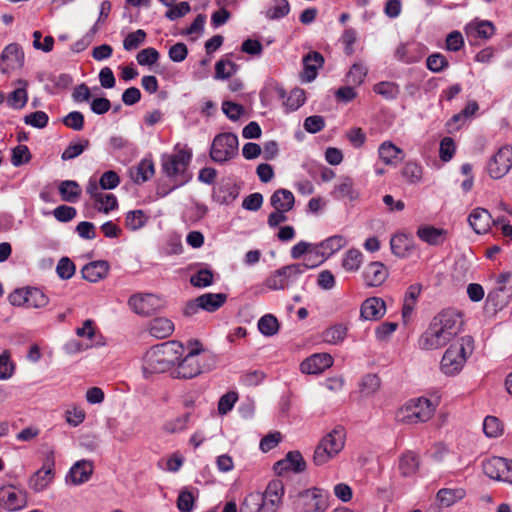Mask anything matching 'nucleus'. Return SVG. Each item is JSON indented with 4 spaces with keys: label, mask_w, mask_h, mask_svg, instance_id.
Here are the masks:
<instances>
[{
    "label": "nucleus",
    "mask_w": 512,
    "mask_h": 512,
    "mask_svg": "<svg viewBox=\"0 0 512 512\" xmlns=\"http://www.w3.org/2000/svg\"><path fill=\"white\" fill-rule=\"evenodd\" d=\"M464 320L461 312L453 308L443 309L436 314L428 328L418 340L423 350H435L446 346L463 330Z\"/></svg>",
    "instance_id": "obj_1"
},
{
    "label": "nucleus",
    "mask_w": 512,
    "mask_h": 512,
    "mask_svg": "<svg viewBox=\"0 0 512 512\" xmlns=\"http://www.w3.org/2000/svg\"><path fill=\"white\" fill-rule=\"evenodd\" d=\"M182 344L168 341L151 347L143 357L142 370L147 378L155 373H164L176 365L183 355Z\"/></svg>",
    "instance_id": "obj_2"
},
{
    "label": "nucleus",
    "mask_w": 512,
    "mask_h": 512,
    "mask_svg": "<svg viewBox=\"0 0 512 512\" xmlns=\"http://www.w3.org/2000/svg\"><path fill=\"white\" fill-rule=\"evenodd\" d=\"M192 160L190 149L175 147L172 153H165L161 156L162 173L175 185L180 187L188 183L192 174L189 172V165Z\"/></svg>",
    "instance_id": "obj_3"
},
{
    "label": "nucleus",
    "mask_w": 512,
    "mask_h": 512,
    "mask_svg": "<svg viewBox=\"0 0 512 512\" xmlns=\"http://www.w3.org/2000/svg\"><path fill=\"white\" fill-rule=\"evenodd\" d=\"M473 349L474 340L471 336L460 337L445 351L440 362L441 371L448 376L458 374L464 367L467 358L472 354Z\"/></svg>",
    "instance_id": "obj_4"
},
{
    "label": "nucleus",
    "mask_w": 512,
    "mask_h": 512,
    "mask_svg": "<svg viewBox=\"0 0 512 512\" xmlns=\"http://www.w3.org/2000/svg\"><path fill=\"white\" fill-rule=\"evenodd\" d=\"M346 433L342 426H336L327 435H325L316 446L313 462L317 466H322L334 458L345 445Z\"/></svg>",
    "instance_id": "obj_5"
},
{
    "label": "nucleus",
    "mask_w": 512,
    "mask_h": 512,
    "mask_svg": "<svg viewBox=\"0 0 512 512\" xmlns=\"http://www.w3.org/2000/svg\"><path fill=\"white\" fill-rule=\"evenodd\" d=\"M239 142L236 134L220 133L212 141L210 157L214 162L225 163L238 155Z\"/></svg>",
    "instance_id": "obj_6"
},
{
    "label": "nucleus",
    "mask_w": 512,
    "mask_h": 512,
    "mask_svg": "<svg viewBox=\"0 0 512 512\" xmlns=\"http://www.w3.org/2000/svg\"><path fill=\"white\" fill-rule=\"evenodd\" d=\"M204 355L201 349L190 350L183 358L176 362L172 376L178 379H192L200 375L204 370Z\"/></svg>",
    "instance_id": "obj_7"
},
{
    "label": "nucleus",
    "mask_w": 512,
    "mask_h": 512,
    "mask_svg": "<svg viewBox=\"0 0 512 512\" xmlns=\"http://www.w3.org/2000/svg\"><path fill=\"white\" fill-rule=\"evenodd\" d=\"M329 507V493L320 488L306 489L298 494V512H325Z\"/></svg>",
    "instance_id": "obj_8"
},
{
    "label": "nucleus",
    "mask_w": 512,
    "mask_h": 512,
    "mask_svg": "<svg viewBox=\"0 0 512 512\" xmlns=\"http://www.w3.org/2000/svg\"><path fill=\"white\" fill-rule=\"evenodd\" d=\"M435 406L433 403L424 397L411 399L402 410V421L409 424H418L427 422L433 416Z\"/></svg>",
    "instance_id": "obj_9"
},
{
    "label": "nucleus",
    "mask_w": 512,
    "mask_h": 512,
    "mask_svg": "<svg viewBox=\"0 0 512 512\" xmlns=\"http://www.w3.org/2000/svg\"><path fill=\"white\" fill-rule=\"evenodd\" d=\"M300 268L294 264L283 266L274 271L265 280V285L271 290H284L297 282Z\"/></svg>",
    "instance_id": "obj_10"
},
{
    "label": "nucleus",
    "mask_w": 512,
    "mask_h": 512,
    "mask_svg": "<svg viewBox=\"0 0 512 512\" xmlns=\"http://www.w3.org/2000/svg\"><path fill=\"white\" fill-rule=\"evenodd\" d=\"M260 496L259 509L261 512H276L284 495V484L279 479L271 480L264 493L253 492Z\"/></svg>",
    "instance_id": "obj_11"
},
{
    "label": "nucleus",
    "mask_w": 512,
    "mask_h": 512,
    "mask_svg": "<svg viewBox=\"0 0 512 512\" xmlns=\"http://www.w3.org/2000/svg\"><path fill=\"white\" fill-rule=\"evenodd\" d=\"M512 167V147L503 146L489 160L487 171L491 178L500 179L505 176Z\"/></svg>",
    "instance_id": "obj_12"
},
{
    "label": "nucleus",
    "mask_w": 512,
    "mask_h": 512,
    "mask_svg": "<svg viewBox=\"0 0 512 512\" xmlns=\"http://www.w3.org/2000/svg\"><path fill=\"white\" fill-rule=\"evenodd\" d=\"M27 505V494L13 485L0 488V506L8 511H18Z\"/></svg>",
    "instance_id": "obj_13"
},
{
    "label": "nucleus",
    "mask_w": 512,
    "mask_h": 512,
    "mask_svg": "<svg viewBox=\"0 0 512 512\" xmlns=\"http://www.w3.org/2000/svg\"><path fill=\"white\" fill-rule=\"evenodd\" d=\"M53 467L54 459L48 457L43 466L29 478V487L35 492H41L47 488L54 477Z\"/></svg>",
    "instance_id": "obj_14"
},
{
    "label": "nucleus",
    "mask_w": 512,
    "mask_h": 512,
    "mask_svg": "<svg viewBox=\"0 0 512 512\" xmlns=\"http://www.w3.org/2000/svg\"><path fill=\"white\" fill-rule=\"evenodd\" d=\"M273 469L277 475H283L288 471L301 473L306 469V462L299 451H289L285 458L274 464Z\"/></svg>",
    "instance_id": "obj_15"
},
{
    "label": "nucleus",
    "mask_w": 512,
    "mask_h": 512,
    "mask_svg": "<svg viewBox=\"0 0 512 512\" xmlns=\"http://www.w3.org/2000/svg\"><path fill=\"white\" fill-rule=\"evenodd\" d=\"M1 60L5 64V67L1 69L4 74L8 73L9 70L21 68L24 65L23 49L19 44L11 43L3 49Z\"/></svg>",
    "instance_id": "obj_16"
},
{
    "label": "nucleus",
    "mask_w": 512,
    "mask_h": 512,
    "mask_svg": "<svg viewBox=\"0 0 512 512\" xmlns=\"http://www.w3.org/2000/svg\"><path fill=\"white\" fill-rule=\"evenodd\" d=\"M386 313L385 301L380 297L365 299L360 306V318L362 320L377 321Z\"/></svg>",
    "instance_id": "obj_17"
},
{
    "label": "nucleus",
    "mask_w": 512,
    "mask_h": 512,
    "mask_svg": "<svg viewBox=\"0 0 512 512\" xmlns=\"http://www.w3.org/2000/svg\"><path fill=\"white\" fill-rule=\"evenodd\" d=\"M333 364V358L327 353L313 354L300 364V370L304 374H319Z\"/></svg>",
    "instance_id": "obj_18"
},
{
    "label": "nucleus",
    "mask_w": 512,
    "mask_h": 512,
    "mask_svg": "<svg viewBox=\"0 0 512 512\" xmlns=\"http://www.w3.org/2000/svg\"><path fill=\"white\" fill-rule=\"evenodd\" d=\"M324 58L321 53L312 51L303 57V71L300 74L302 82L309 83L317 76V71L322 67Z\"/></svg>",
    "instance_id": "obj_19"
},
{
    "label": "nucleus",
    "mask_w": 512,
    "mask_h": 512,
    "mask_svg": "<svg viewBox=\"0 0 512 512\" xmlns=\"http://www.w3.org/2000/svg\"><path fill=\"white\" fill-rule=\"evenodd\" d=\"M388 277V270L382 262H371L369 263L364 272L363 279L369 287H379L382 285Z\"/></svg>",
    "instance_id": "obj_20"
},
{
    "label": "nucleus",
    "mask_w": 512,
    "mask_h": 512,
    "mask_svg": "<svg viewBox=\"0 0 512 512\" xmlns=\"http://www.w3.org/2000/svg\"><path fill=\"white\" fill-rule=\"evenodd\" d=\"M465 32L470 39L488 40L495 33V26L488 20H474L465 27Z\"/></svg>",
    "instance_id": "obj_21"
},
{
    "label": "nucleus",
    "mask_w": 512,
    "mask_h": 512,
    "mask_svg": "<svg viewBox=\"0 0 512 512\" xmlns=\"http://www.w3.org/2000/svg\"><path fill=\"white\" fill-rule=\"evenodd\" d=\"M492 217L487 209L475 208L468 217L471 228L477 233H486L491 227Z\"/></svg>",
    "instance_id": "obj_22"
},
{
    "label": "nucleus",
    "mask_w": 512,
    "mask_h": 512,
    "mask_svg": "<svg viewBox=\"0 0 512 512\" xmlns=\"http://www.w3.org/2000/svg\"><path fill=\"white\" fill-rule=\"evenodd\" d=\"M109 271V264L107 261L98 260L86 264L82 270V277L91 282L96 283L104 279Z\"/></svg>",
    "instance_id": "obj_23"
},
{
    "label": "nucleus",
    "mask_w": 512,
    "mask_h": 512,
    "mask_svg": "<svg viewBox=\"0 0 512 512\" xmlns=\"http://www.w3.org/2000/svg\"><path fill=\"white\" fill-rule=\"evenodd\" d=\"M154 173V162L151 157H146L130 170V177L134 183L143 184L152 178Z\"/></svg>",
    "instance_id": "obj_24"
},
{
    "label": "nucleus",
    "mask_w": 512,
    "mask_h": 512,
    "mask_svg": "<svg viewBox=\"0 0 512 512\" xmlns=\"http://www.w3.org/2000/svg\"><path fill=\"white\" fill-rule=\"evenodd\" d=\"M331 196L336 200L348 199L354 201L358 199L359 193L354 188L353 180L350 177H341L339 182L334 186Z\"/></svg>",
    "instance_id": "obj_25"
},
{
    "label": "nucleus",
    "mask_w": 512,
    "mask_h": 512,
    "mask_svg": "<svg viewBox=\"0 0 512 512\" xmlns=\"http://www.w3.org/2000/svg\"><path fill=\"white\" fill-rule=\"evenodd\" d=\"M93 473V465L90 461L81 460L76 462L69 471L67 478L74 485H79L87 482Z\"/></svg>",
    "instance_id": "obj_26"
},
{
    "label": "nucleus",
    "mask_w": 512,
    "mask_h": 512,
    "mask_svg": "<svg viewBox=\"0 0 512 512\" xmlns=\"http://www.w3.org/2000/svg\"><path fill=\"white\" fill-rule=\"evenodd\" d=\"M148 331L151 336L157 339H164L173 333L174 324L168 318L157 317L149 322Z\"/></svg>",
    "instance_id": "obj_27"
},
{
    "label": "nucleus",
    "mask_w": 512,
    "mask_h": 512,
    "mask_svg": "<svg viewBox=\"0 0 512 512\" xmlns=\"http://www.w3.org/2000/svg\"><path fill=\"white\" fill-rule=\"evenodd\" d=\"M295 198L290 190L280 188L276 190L270 197V204L274 209L289 212L293 209Z\"/></svg>",
    "instance_id": "obj_28"
},
{
    "label": "nucleus",
    "mask_w": 512,
    "mask_h": 512,
    "mask_svg": "<svg viewBox=\"0 0 512 512\" xmlns=\"http://www.w3.org/2000/svg\"><path fill=\"white\" fill-rule=\"evenodd\" d=\"M447 231L430 225H424L418 228L417 236L430 245H440L445 241Z\"/></svg>",
    "instance_id": "obj_29"
},
{
    "label": "nucleus",
    "mask_w": 512,
    "mask_h": 512,
    "mask_svg": "<svg viewBox=\"0 0 512 512\" xmlns=\"http://www.w3.org/2000/svg\"><path fill=\"white\" fill-rule=\"evenodd\" d=\"M58 191L61 200L68 203H76L82 194L79 183L74 180L61 181L58 185Z\"/></svg>",
    "instance_id": "obj_30"
},
{
    "label": "nucleus",
    "mask_w": 512,
    "mask_h": 512,
    "mask_svg": "<svg viewBox=\"0 0 512 512\" xmlns=\"http://www.w3.org/2000/svg\"><path fill=\"white\" fill-rule=\"evenodd\" d=\"M226 300L227 295L224 293H205L197 297L198 305L207 312H215L225 304Z\"/></svg>",
    "instance_id": "obj_31"
},
{
    "label": "nucleus",
    "mask_w": 512,
    "mask_h": 512,
    "mask_svg": "<svg viewBox=\"0 0 512 512\" xmlns=\"http://www.w3.org/2000/svg\"><path fill=\"white\" fill-rule=\"evenodd\" d=\"M506 458L492 457L482 464L483 472L491 479L502 481L503 471L506 468Z\"/></svg>",
    "instance_id": "obj_32"
},
{
    "label": "nucleus",
    "mask_w": 512,
    "mask_h": 512,
    "mask_svg": "<svg viewBox=\"0 0 512 512\" xmlns=\"http://www.w3.org/2000/svg\"><path fill=\"white\" fill-rule=\"evenodd\" d=\"M512 296V287L497 286L487 295V303L491 304L495 309H502L509 303Z\"/></svg>",
    "instance_id": "obj_33"
},
{
    "label": "nucleus",
    "mask_w": 512,
    "mask_h": 512,
    "mask_svg": "<svg viewBox=\"0 0 512 512\" xmlns=\"http://www.w3.org/2000/svg\"><path fill=\"white\" fill-rule=\"evenodd\" d=\"M380 159L387 165H395L402 160V149L395 146L392 142H383L378 149Z\"/></svg>",
    "instance_id": "obj_34"
},
{
    "label": "nucleus",
    "mask_w": 512,
    "mask_h": 512,
    "mask_svg": "<svg viewBox=\"0 0 512 512\" xmlns=\"http://www.w3.org/2000/svg\"><path fill=\"white\" fill-rule=\"evenodd\" d=\"M390 247L395 256L405 258L410 255L413 248L412 240L405 234H396L390 240Z\"/></svg>",
    "instance_id": "obj_35"
},
{
    "label": "nucleus",
    "mask_w": 512,
    "mask_h": 512,
    "mask_svg": "<svg viewBox=\"0 0 512 512\" xmlns=\"http://www.w3.org/2000/svg\"><path fill=\"white\" fill-rule=\"evenodd\" d=\"M325 259V252H321V250L315 246L310 249L302 263H294V265L300 268V275H302L306 270L321 265Z\"/></svg>",
    "instance_id": "obj_36"
},
{
    "label": "nucleus",
    "mask_w": 512,
    "mask_h": 512,
    "mask_svg": "<svg viewBox=\"0 0 512 512\" xmlns=\"http://www.w3.org/2000/svg\"><path fill=\"white\" fill-rule=\"evenodd\" d=\"M465 496V491L461 488L449 489L443 488L437 492L436 499L440 506L449 507L461 500Z\"/></svg>",
    "instance_id": "obj_37"
},
{
    "label": "nucleus",
    "mask_w": 512,
    "mask_h": 512,
    "mask_svg": "<svg viewBox=\"0 0 512 512\" xmlns=\"http://www.w3.org/2000/svg\"><path fill=\"white\" fill-rule=\"evenodd\" d=\"M18 83L22 85V87L15 89L7 97L8 105L14 109L23 108L28 101V94L26 90L28 85L27 81L20 79L18 80Z\"/></svg>",
    "instance_id": "obj_38"
},
{
    "label": "nucleus",
    "mask_w": 512,
    "mask_h": 512,
    "mask_svg": "<svg viewBox=\"0 0 512 512\" xmlns=\"http://www.w3.org/2000/svg\"><path fill=\"white\" fill-rule=\"evenodd\" d=\"M394 57L403 63L411 64L418 62L421 58L413 44L401 43L397 46Z\"/></svg>",
    "instance_id": "obj_39"
},
{
    "label": "nucleus",
    "mask_w": 512,
    "mask_h": 512,
    "mask_svg": "<svg viewBox=\"0 0 512 512\" xmlns=\"http://www.w3.org/2000/svg\"><path fill=\"white\" fill-rule=\"evenodd\" d=\"M347 335V327L343 324H336L325 329L322 333V340L325 343L337 345L342 343Z\"/></svg>",
    "instance_id": "obj_40"
},
{
    "label": "nucleus",
    "mask_w": 512,
    "mask_h": 512,
    "mask_svg": "<svg viewBox=\"0 0 512 512\" xmlns=\"http://www.w3.org/2000/svg\"><path fill=\"white\" fill-rule=\"evenodd\" d=\"M346 244L347 240L344 236L334 235L322 241L317 247L321 252H325V257L327 258L342 249Z\"/></svg>",
    "instance_id": "obj_41"
},
{
    "label": "nucleus",
    "mask_w": 512,
    "mask_h": 512,
    "mask_svg": "<svg viewBox=\"0 0 512 512\" xmlns=\"http://www.w3.org/2000/svg\"><path fill=\"white\" fill-rule=\"evenodd\" d=\"M153 299L154 296L152 294L132 295L129 298L128 303L137 314L146 315L150 312V306Z\"/></svg>",
    "instance_id": "obj_42"
},
{
    "label": "nucleus",
    "mask_w": 512,
    "mask_h": 512,
    "mask_svg": "<svg viewBox=\"0 0 512 512\" xmlns=\"http://www.w3.org/2000/svg\"><path fill=\"white\" fill-rule=\"evenodd\" d=\"M418 466V456L411 451L403 454L399 460V469L401 474L406 477L413 475L417 471Z\"/></svg>",
    "instance_id": "obj_43"
},
{
    "label": "nucleus",
    "mask_w": 512,
    "mask_h": 512,
    "mask_svg": "<svg viewBox=\"0 0 512 512\" xmlns=\"http://www.w3.org/2000/svg\"><path fill=\"white\" fill-rule=\"evenodd\" d=\"M363 261V254L358 249H349L342 259V267L348 272L359 270Z\"/></svg>",
    "instance_id": "obj_44"
},
{
    "label": "nucleus",
    "mask_w": 512,
    "mask_h": 512,
    "mask_svg": "<svg viewBox=\"0 0 512 512\" xmlns=\"http://www.w3.org/2000/svg\"><path fill=\"white\" fill-rule=\"evenodd\" d=\"M401 174L409 184H417L422 180L423 170L418 163L409 161L404 165Z\"/></svg>",
    "instance_id": "obj_45"
},
{
    "label": "nucleus",
    "mask_w": 512,
    "mask_h": 512,
    "mask_svg": "<svg viewBox=\"0 0 512 512\" xmlns=\"http://www.w3.org/2000/svg\"><path fill=\"white\" fill-rule=\"evenodd\" d=\"M258 329L264 336H273L279 330V322L272 314L262 316L258 321Z\"/></svg>",
    "instance_id": "obj_46"
},
{
    "label": "nucleus",
    "mask_w": 512,
    "mask_h": 512,
    "mask_svg": "<svg viewBox=\"0 0 512 512\" xmlns=\"http://www.w3.org/2000/svg\"><path fill=\"white\" fill-rule=\"evenodd\" d=\"M289 12L290 5L287 0H273V5L267 8L265 16L270 20H275L285 17Z\"/></svg>",
    "instance_id": "obj_47"
},
{
    "label": "nucleus",
    "mask_w": 512,
    "mask_h": 512,
    "mask_svg": "<svg viewBox=\"0 0 512 512\" xmlns=\"http://www.w3.org/2000/svg\"><path fill=\"white\" fill-rule=\"evenodd\" d=\"M238 66L231 60L220 59L215 64V79L225 80L234 75Z\"/></svg>",
    "instance_id": "obj_48"
},
{
    "label": "nucleus",
    "mask_w": 512,
    "mask_h": 512,
    "mask_svg": "<svg viewBox=\"0 0 512 512\" xmlns=\"http://www.w3.org/2000/svg\"><path fill=\"white\" fill-rule=\"evenodd\" d=\"M90 145V141L88 139H81L78 142H70L66 149L63 151L61 155V159L64 161L74 159L81 155L85 149H87Z\"/></svg>",
    "instance_id": "obj_49"
},
{
    "label": "nucleus",
    "mask_w": 512,
    "mask_h": 512,
    "mask_svg": "<svg viewBox=\"0 0 512 512\" xmlns=\"http://www.w3.org/2000/svg\"><path fill=\"white\" fill-rule=\"evenodd\" d=\"M373 90L376 94L385 99L392 100L397 98L400 93L399 85L394 82L383 81L374 85Z\"/></svg>",
    "instance_id": "obj_50"
},
{
    "label": "nucleus",
    "mask_w": 512,
    "mask_h": 512,
    "mask_svg": "<svg viewBox=\"0 0 512 512\" xmlns=\"http://www.w3.org/2000/svg\"><path fill=\"white\" fill-rule=\"evenodd\" d=\"M148 220V217L145 215L142 210H133L129 211L125 218V226L127 229L136 231L142 228Z\"/></svg>",
    "instance_id": "obj_51"
},
{
    "label": "nucleus",
    "mask_w": 512,
    "mask_h": 512,
    "mask_svg": "<svg viewBox=\"0 0 512 512\" xmlns=\"http://www.w3.org/2000/svg\"><path fill=\"white\" fill-rule=\"evenodd\" d=\"M214 282L213 271L207 268L198 270L190 277V283L194 287L203 288L211 286Z\"/></svg>",
    "instance_id": "obj_52"
},
{
    "label": "nucleus",
    "mask_w": 512,
    "mask_h": 512,
    "mask_svg": "<svg viewBox=\"0 0 512 512\" xmlns=\"http://www.w3.org/2000/svg\"><path fill=\"white\" fill-rule=\"evenodd\" d=\"M48 304V297L38 288L26 290V305L34 308H41Z\"/></svg>",
    "instance_id": "obj_53"
},
{
    "label": "nucleus",
    "mask_w": 512,
    "mask_h": 512,
    "mask_svg": "<svg viewBox=\"0 0 512 512\" xmlns=\"http://www.w3.org/2000/svg\"><path fill=\"white\" fill-rule=\"evenodd\" d=\"M195 497L188 488H183L177 498V508L180 512H192L194 509Z\"/></svg>",
    "instance_id": "obj_54"
},
{
    "label": "nucleus",
    "mask_w": 512,
    "mask_h": 512,
    "mask_svg": "<svg viewBox=\"0 0 512 512\" xmlns=\"http://www.w3.org/2000/svg\"><path fill=\"white\" fill-rule=\"evenodd\" d=\"M146 32L143 29H138L134 32L129 33L124 41L123 47L127 51L137 49L146 39Z\"/></svg>",
    "instance_id": "obj_55"
},
{
    "label": "nucleus",
    "mask_w": 512,
    "mask_h": 512,
    "mask_svg": "<svg viewBox=\"0 0 512 512\" xmlns=\"http://www.w3.org/2000/svg\"><path fill=\"white\" fill-rule=\"evenodd\" d=\"M367 71V68L363 64H353L346 75L347 82L353 85L362 84L367 75Z\"/></svg>",
    "instance_id": "obj_56"
},
{
    "label": "nucleus",
    "mask_w": 512,
    "mask_h": 512,
    "mask_svg": "<svg viewBox=\"0 0 512 512\" xmlns=\"http://www.w3.org/2000/svg\"><path fill=\"white\" fill-rule=\"evenodd\" d=\"M189 419L190 414L185 413L181 416L176 417L175 419L165 422L163 430L168 433H177L183 431L184 429H186Z\"/></svg>",
    "instance_id": "obj_57"
},
{
    "label": "nucleus",
    "mask_w": 512,
    "mask_h": 512,
    "mask_svg": "<svg viewBox=\"0 0 512 512\" xmlns=\"http://www.w3.org/2000/svg\"><path fill=\"white\" fill-rule=\"evenodd\" d=\"M23 121L26 125H30L38 129H43L47 126L49 117L44 111H35L24 116Z\"/></svg>",
    "instance_id": "obj_58"
},
{
    "label": "nucleus",
    "mask_w": 512,
    "mask_h": 512,
    "mask_svg": "<svg viewBox=\"0 0 512 512\" xmlns=\"http://www.w3.org/2000/svg\"><path fill=\"white\" fill-rule=\"evenodd\" d=\"M99 212L108 214L118 206L117 198L113 194L102 193L95 201Z\"/></svg>",
    "instance_id": "obj_59"
},
{
    "label": "nucleus",
    "mask_w": 512,
    "mask_h": 512,
    "mask_svg": "<svg viewBox=\"0 0 512 512\" xmlns=\"http://www.w3.org/2000/svg\"><path fill=\"white\" fill-rule=\"evenodd\" d=\"M483 431L488 437H498L502 433V424L497 417L487 416L483 422Z\"/></svg>",
    "instance_id": "obj_60"
},
{
    "label": "nucleus",
    "mask_w": 512,
    "mask_h": 512,
    "mask_svg": "<svg viewBox=\"0 0 512 512\" xmlns=\"http://www.w3.org/2000/svg\"><path fill=\"white\" fill-rule=\"evenodd\" d=\"M31 159V153L26 145H18L12 150L11 163L19 167L28 163Z\"/></svg>",
    "instance_id": "obj_61"
},
{
    "label": "nucleus",
    "mask_w": 512,
    "mask_h": 512,
    "mask_svg": "<svg viewBox=\"0 0 512 512\" xmlns=\"http://www.w3.org/2000/svg\"><path fill=\"white\" fill-rule=\"evenodd\" d=\"M305 99L304 90L296 88L290 92L284 104L290 111H295L305 103Z\"/></svg>",
    "instance_id": "obj_62"
},
{
    "label": "nucleus",
    "mask_w": 512,
    "mask_h": 512,
    "mask_svg": "<svg viewBox=\"0 0 512 512\" xmlns=\"http://www.w3.org/2000/svg\"><path fill=\"white\" fill-rule=\"evenodd\" d=\"M160 57L159 52L152 47H148L145 49H142L138 52L136 56V60L139 65L145 66V65H153L155 64Z\"/></svg>",
    "instance_id": "obj_63"
},
{
    "label": "nucleus",
    "mask_w": 512,
    "mask_h": 512,
    "mask_svg": "<svg viewBox=\"0 0 512 512\" xmlns=\"http://www.w3.org/2000/svg\"><path fill=\"white\" fill-rule=\"evenodd\" d=\"M75 265L68 257H62L56 267L57 275L63 279L68 280L75 274Z\"/></svg>",
    "instance_id": "obj_64"
}]
</instances>
